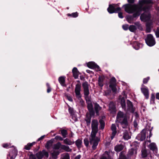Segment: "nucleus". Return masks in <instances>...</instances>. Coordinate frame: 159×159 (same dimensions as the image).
Wrapping results in <instances>:
<instances>
[{"mask_svg":"<svg viewBox=\"0 0 159 159\" xmlns=\"http://www.w3.org/2000/svg\"><path fill=\"white\" fill-rule=\"evenodd\" d=\"M80 99V103L81 104V105L82 106H84L85 104L84 101L81 98H79L78 99Z\"/></svg>","mask_w":159,"mask_h":159,"instance_id":"58","label":"nucleus"},{"mask_svg":"<svg viewBox=\"0 0 159 159\" xmlns=\"http://www.w3.org/2000/svg\"><path fill=\"white\" fill-rule=\"evenodd\" d=\"M123 138L126 140H128L131 138L127 130H126L123 134Z\"/></svg>","mask_w":159,"mask_h":159,"instance_id":"35","label":"nucleus"},{"mask_svg":"<svg viewBox=\"0 0 159 159\" xmlns=\"http://www.w3.org/2000/svg\"><path fill=\"white\" fill-rule=\"evenodd\" d=\"M36 156L38 159H42V151H40L36 154Z\"/></svg>","mask_w":159,"mask_h":159,"instance_id":"40","label":"nucleus"},{"mask_svg":"<svg viewBox=\"0 0 159 159\" xmlns=\"http://www.w3.org/2000/svg\"><path fill=\"white\" fill-rule=\"evenodd\" d=\"M84 143L85 146L87 147H88L89 146V142L88 140V139L87 138H85L84 140Z\"/></svg>","mask_w":159,"mask_h":159,"instance_id":"51","label":"nucleus"},{"mask_svg":"<svg viewBox=\"0 0 159 159\" xmlns=\"http://www.w3.org/2000/svg\"><path fill=\"white\" fill-rule=\"evenodd\" d=\"M53 139H52L48 141L45 145V147L48 150L50 149L51 147L52 146L53 143Z\"/></svg>","mask_w":159,"mask_h":159,"instance_id":"24","label":"nucleus"},{"mask_svg":"<svg viewBox=\"0 0 159 159\" xmlns=\"http://www.w3.org/2000/svg\"><path fill=\"white\" fill-rule=\"evenodd\" d=\"M63 143L65 144L71 145L75 143V142L72 141L68 138H66L63 140Z\"/></svg>","mask_w":159,"mask_h":159,"instance_id":"25","label":"nucleus"},{"mask_svg":"<svg viewBox=\"0 0 159 159\" xmlns=\"http://www.w3.org/2000/svg\"><path fill=\"white\" fill-rule=\"evenodd\" d=\"M63 137H62L61 136L59 135H57L55 136L54 139L57 140H59L60 141H63L64 139Z\"/></svg>","mask_w":159,"mask_h":159,"instance_id":"48","label":"nucleus"},{"mask_svg":"<svg viewBox=\"0 0 159 159\" xmlns=\"http://www.w3.org/2000/svg\"><path fill=\"white\" fill-rule=\"evenodd\" d=\"M46 86L47 87V93H49L51 92L52 90V89L50 87L49 84L48 83H47Z\"/></svg>","mask_w":159,"mask_h":159,"instance_id":"50","label":"nucleus"},{"mask_svg":"<svg viewBox=\"0 0 159 159\" xmlns=\"http://www.w3.org/2000/svg\"><path fill=\"white\" fill-rule=\"evenodd\" d=\"M118 4H110L107 8V11L110 14L118 13L121 10V8L118 7Z\"/></svg>","mask_w":159,"mask_h":159,"instance_id":"6","label":"nucleus"},{"mask_svg":"<svg viewBox=\"0 0 159 159\" xmlns=\"http://www.w3.org/2000/svg\"><path fill=\"white\" fill-rule=\"evenodd\" d=\"M156 37L157 38H159V27H157L156 30L155 32Z\"/></svg>","mask_w":159,"mask_h":159,"instance_id":"55","label":"nucleus"},{"mask_svg":"<svg viewBox=\"0 0 159 159\" xmlns=\"http://www.w3.org/2000/svg\"><path fill=\"white\" fill-rule=\"evenodd\" d=\"M150 7L149 6H145L144 7H142L141 8H139V10L137 11V12H138L139 15H140L141 14V12L142 11H143L145 12H146L147 10H149Z\"/></svg>","mask_w":159,"mask_h":159,"instance_id":"23","label":"nucleus"},{"mask_svg":"<svg viewBox=\"0 0 159 159\" xmlns=\"http://www.w3.org/2000/svg\"><path fill=\"white\" fill-rule=\"evenodd\" d=\"M146 17V15L144 13L142 14L140 16V18L141 19H142V18H144Z\"/></svg>","mask_w":159,"mask_h":159,"instance_id":"63","label":"nucleus"},{"mask_svg":"<svg viewBox=\"0 0 159 159\" xmlns=\"http://www.w3.org/2000/svg\"><path fill=\"white\" fill-rule=\"evenodd\" d=\"M133 123H134V127L136 129H138V127H137V126H138V124H137V122H136V121L135 120H134V122H133Z\"/></svg>","mask_w":159,"mask_h":159,"instance_id":"60","label":"nucleus"},{"mask_svg":"<svg viewBox=\"0 0 159 159\" xmlns=\"http://www.w3.org/2000/svg\"><path fill=\"white\" fill-rule=\"evenodd\" d=\"M119 159H128L126 158V156L125 155L124 152H120L119 156Z\"/></svg>","mask_w":159,"mask_h":159,"instance_id":"44","label":"nucleus"},{"mask_svg":"<svg viewBox=\"0 0 159 159\" xmlns=\"http://www.w3.org/2000/svg\"><path fill=\"white\" fill-rule=\"evenodd\" d=\"M81 89V84H77L75 85V93L77 98L79 99L81 98V96L80 94V91Z\"/></svg>","mask_w":159,"mask_h":159,"instance_id":"10","label":"nucleus"},{"mask_svg":"<svg viewBox=\"0 0 159 159\" xmlns=\"http://www.w3.org/2000/svg\"><path fill=\"white\" fill-rule=\"evenodd\" d=\"M62 159H70L69 154L67 152L63 154Z\"/></svg>","mask_w":159,"mask_h":159,"instance_id":"42","label":"nucleus"},{"mask_svg":"<svg viewBox=\"0 0 159 159\" xmlns=\"http://www.w3.org/2000/svg\"><path fill=\"white\" fill-rule=\"evenodd\" d=\"M94 107L95 113L97 116H99V111L101 110L102 107L96 102L94 103Z\"/></svg>","mask_w":159,"mask_h":159,"instance_id":"15","label":"nucleus"},{"mask_svg":"<svg viewBox=\"0 0 159 159\" xmlns=\"http://www.w3.org/2000/svg\"><path fill=\"white\" fill-rule=\"evenodd\" d=\"M98 131V130H92L90 135V137L89 138V143L90 144L93 143V140L94 139H95L96 135Z\"/></svg>","mask_w":159,"mask_h":159,"instance_id":"11","label":"nucleus"},{"mask_svg":"<svg viewBox=\"0 0 159 159\" xmlns=\"http://www.w3.org/2000/svg\"><path fill=\"white\" fill-rule=\"evenodd\" d=\"M116 84H109V87L111 89L113 93H116L117 89L116 88Z\"/></svg>","mask_w":159,"mask_h":159,"instance_id":"38","label":"nucleus"},{"mask_svg":"<svg viewBox=\"0 0 159 159\" xmlns=\"http://www.w3.org/2000/svg\"><path fill=\"white\" fill-rule=\"evenodd\" d=\"M118 13V17L120 18H123L124 17L123 16V13L120 11Z\"/></svg>","mask_w":159,"mask_h":159,"instance_id":"59","label":"nucleus"},{"mask_svg":"<svg viewBox=\"0 0 159 159\" xmlns=\"http://www.w3.org/2000/svg\"><path fill=\"white\" fill-rule=\"evenodd\" d=\"M99 122L100 123V129H103L105 127V123L104 121L102 120H100Z\"/></svg>","mask_w":159,"mask_h":159,"instance_id":"37","label":"nucleus"},{"mask_svg":"<svg viewBox=\"0 0 159 159\" xmlns=\"http://www.w3.org/2000/svg\"><path fill=\"white\" fill-rule=\"evenodd\" d=\"M98 122L96 120H92L91 124L92 130H98Z\"/></svg>","mask_w":159,"mask_h":159,"instance_id":"14","label":"nucleus"},{"mask_svg":"<svg viewBox=\"0 0 159 159\" xmlns=\"http://www.w3.org/2000/svg\"><path fill=\"white\" fill-rule=\"evenodd\" d=\"M134 153L135 154L137 153L135 149L132 148L129 149L127 154L126 158L128 159H131V157L134 154Z\"/></svg>","mask_w":159,"mask_h":159,"instance_id":"18","label":"nucleus"},{"mask_svg":"<svg viewBox=\"0 0 159 159\" xmlns=\"http://www.w3.org/2000/svg\"><path fill=\"white\" fill-rule=\"evenodd\" d=\"M88 110L89 113L87 112L86 114L85 120L87 126H89L91 123V119L92 116L95 115V113L94 109H92L91 106L88 107Z\"/></svg>","mask_w":159,"mask_h":159,"instance_id":"5","label":"nucleus"},{"mask_svg":"<svg viewBox=\"0 0 159 159\" xmlns=\"http://www.w3.org/2000/svg\"><path fill=\"white\" fill-rule=\"evenodd\" d=\"M59 131L60 132L59 134H60L61 135L63 138H65L66 137L67 135L68 134V132L67 130L65 129H62L60 130Z\"/></svg>","mask_w":159,"mask_h":159,"instance_id":"30","label":"nucleus"},{"mask_svg":"<svg viewBox=\"0 0 159 159\" xmlns=\"http://www.w3.org/2000/svg\"><path fill=\"white\" fill-rule=\"evenodd\" d=\"M107 155L108 156V158H107L106 157H102L100 159H110V155L107 154Z\"/></svg>","mask_w":159,"mask_h":159,"instance_id":"64","label":"nucleus"},{"mask_svg":"<svg viewBox=\"0 0 159 159\" xmlns=\"http://www.w3.org/2000/svg\"><path fill=\"white\" fill-rule=\"evenodd\" d=\"M69 112L71 115L72 116L74 114V111L73 108L70 107H69Z\"/></svg>","mask_w":159,"mask_h":159,"instance_id":"47","label":"nucleus"},{"mask_svg":"<svg viewBox=\"0 0 159 159\" xmlns=\"http://www.w3.org/2000/svg\"><path fill=\"white\" fill-rule=\"evenodd\" d=\"M63 144H62L60 142H58L54 145L53 148L55 149L58 150L60 148L61 149Z\"/></svg>","mask_w":159,"mask_h":159,"instance_id":"33","label":"nucleus"},{"mask_svg":"<svg viewBox=\"0 0 159 159\" xmlns=\"http://www.w3.org/2000/svg\"><path fill=\"white\" fill-rule=\"evenodd\" d=\"M111 130L112 131H116V127L115 124H112L111 125Z\"/></svg>","mask_w":159,"mask_h":159,"instance_id":"56","label":"nucleus"},{"mask_svg":"<svg viewBox=\"0 0 159 159\" xmlns=\"http://www.w3.org/2000/svg\"><path fill=\"white\" fill-rule=\"evenodd\" d=\"M127 2L129 3L128 4H132L135 2V0H127Z\"/></svg>","mask_w":159,"mask_h":159,"instance_id":"61","label":"nucleus"},{"mask_svg":"<svg viewBox=\"0 0 159 159\" xmlns=\"http://www.w3.org/2000/svg\"><path fill=\"white\" fill-rule=\"evenodd\" d=\"M155 96L154 94L152 93L151 97L150 102L152 103H155Z\"/></svg>","mask_w":159,"mask_h":159,"instance_id":"46","label":"nucleus"},{"mask_svg":"<svg viewBox=\"0 0 159 159\" xmlns=\"http://www.w3.org/2000/svg\"><path fill=\"white\" fill-rule=\"evenodd\" d=\"M89 85L88 82L86 81L83 82L82 84V86L83 89L84 94V96L85 99L87 104V107L88 109L89 106H91L92 109H93V105L91 102V100L89 97Z\"/></svg>","mask_w":159,"mask_h":159,"instance_id":"2","label":"nucleus"},{"mask_svg":"<svg viewBox=\"0 0 159 159\" xmlns=\"http://www.w3.org/2000/svg\"><path fill=\"white\" fill-rule=\"evenodd\" d=\"M141 90L146 98V99H148L149 98V90L147 88H141Z\"/></svg>","mask_w":159,"mask_h":159,"instance_id":"19","label":"nucleus"},{"mask_svg":"<svg viewBox=\"0 0 159 159\" xmlns=\"http://www.w3.org/2000/svg\"><path fill=\"white\" fill-rule=\"evenodd\" d=\"M123 29L125 30H127L128 29H129V25L128 24H125L122 25V26Z\"/></svg>","mask_w":159,"mask_h":159,"instance_id":"54","label":"nucleus"},{"mask_svg":"<svg viewBox=\"0 0 159 159\" xmlns=\"http://www.w3.org/2000/svg\"><path fill=\"white\" fill-rule=\"evenodd\" d=\"M124 148V146L123 144H118L115 147L114 150L116 152H119L122 151Z\"/></svg>","mask_w":159,"mask_h":159,"instance_id":"22","label":"nucleus"},{"mask_svg":"<svg viewBox=\"0 0 159 159\" xmlns=\"http://www.w3.org/2000/svg\"><path fill=\"white\" fill-rule=\"evenodd\" d=\"M145 40L147 45L150 47L153 46L156 43L153 36L151 34H148L147 38L145 39Z\"/></svg>","mask_w":159,"mask_h":159,"instance_id":"7","label":"nucleus"},{"mask_svg":"<svg viewBox=\"0 0 159 159\" xmlns=\"http://www.w3.org/2000/svg\"><path fill=\"white\" fill-rule=\"evenodd\" d=\"M75 144L78 149H80L82 147V142L81 140L78 139L75 142Z\"/></svg>","mask_w":159,"mask_h":159,"instance_id":"27","label":"nucleus"},{"mask_svg":"<svg viewBox=\"0 0 159 159\" xmlns=\"http://www.w3.org/2000/svg\"><path fill=\"white\" fill-rule=\"evenodd\" d=\"M141 152L142 158H145L147 157L148 153L147 149H142Z\"/></svg>","mask_w":159,"mask_h":159,"instance_id":"28","label":"nucleus"},{"mask_svg":"<svg viewBox=\"0 0 159 159\" xmlns=\"http://www.w3.org/2000/svg\"><path fill=\"white\" fill-rule=\"evenodd\" d=\"M116 122L119 123L123 129H127L129 127L127 116L121 111H119L117 113Z\"/></svg>","mask_w":159,"mask_h":159,"instance_id":"1","label":"nucleus"},{"mask_svg":"<svg viewBox=\"0 0 159 159\" xmlns=\"http://www.w3.org/2000/svg\"><path fill=\"white\" fill-rule=\"evenodd\" d=\"M153 2L152 0H139V4H127V6L131 7L133 9L134 11H137L139 8H141L144 4H152Z\"/></svg>","mask_w":159,"mask_h":159,"instance_id":"4","label":"nucleus"},{"mask_svg":"<svg viewBox=\"0 0 159 159\" xmlns=\"http://www.w3.org/2000/svg\"><path fill=\"white\" fill-rule=\"evenodd\" d=\"M123 7H124L125 11L129 14L133 13L132 15H129L127 17L128 21L130 23V22L134 20V18H138L139 16V13L136 11H134L133 9L131 7L127 5V4L123 5Z\"/></svg>","mask_w":159,"mask_h":159,"instance_id":"3","label":"nucleus"},{"mask_svg":"<svg viewBox=\"0 0 159 159\" xmlns=\"http://www.w3.org/2000/svg\"><path fill=\"white\" fill-rule=\"evenodd\" d=\"M116 80L114 77H112L110 81L109 84H116Z\"/></svg>","mask_w":159,"mask_h":159,"instance_id":"43","label":"nucleus"},{"mask_svg":"<svg viewBox=\"0 0 159 159\" xmlns=\"http://www.w3.org/2000/svg\"><path fill=\"white\" fill-rule=\"evenodd\" d=\"M142 45V44L139 43L137 41H134L133 42V47L135 49L138 50L140 48V46Z\"/></svg>","mask_w":159,"mask_h":159,"instance_id":"26","label":"nucleus"},{"mask_svg":"<svg viewBox=\"0 0 159 159\" xmlns=\"http://www.w3.org/2000/svg\"><path fill=\"white\" fill-rule=\"evenodd\" d=\"M150 79V77H147L146 78H144L143 79V84H147L149 80Z\"/></svg>","mask_w":159,"mask_h":159,"instance_id":"52","label":"nucleus"},{"mask_svg":"<svg viewBox=\"0 0 159 159\" xmlns=\"http://www.w3.org/2000/svg\"><path fill=\"white\" fill-rule=\"evenodd\" d=\"M150 149L153 151L154 153L155 154L157 153V148L156 143H151L148 146Z\"/></svg>","mask_w":159,"mask_h":159,"instance_id":"13","label":"nucleus"},{"mask_svg":"<svg viewBox=\"0 0 159 159\" xmlns=\"http://www.w3.org/2000/svg\"><path fill=\"white\" fill-rule=\"evenodd\" d=\"M2 146L4 148H7L9 147V145L7 143H4L3 144Z\"/></svg>","mask_w":159,"mask_h":159,"instance_id":"62","label":"nucleus"},{"mask_svg":"<svg viewBox=\"0 0 159 159\" xmlns=\"http://www.w3.org/2000/svg\"><path fill=\"white\" fill-rule=\"evenodd\" d=\"M105 79V77L104 75L99 76L98 78V85L102 87L103 86V82Z\"/></svg>","mask_w":159,"mask_h":159,"instance_id":"21","label":"nucleus"},{"mask_svg":"<svg viewBox=\"0 0 159 159\" xmlns=\"http://www.w3.org/2000/svg\"><path fill=\"white\" fill-rule=\"evenodd\" d=\"M42 152L43 158H48V157L49 153L45 149H43L42 150Z\"/></svg>","mask_w":159,"mask_h":159,"instance_id":"36","label":"nucleus"},{"mask_svg":"<svg viewBox=\"0 0 159 159\" xmlns=\"http://www.w3.org/2000/svg\"><path fill=\"white\" fill-rule=\"evenodd\" d=\"M61 149L65 151L66 152H71L72 149L70 148L69 146L65 145H63L62 147L61 148Z\"/></svg>","mask_w":159,"mask_h":159,"instance_id":"34","label":"nucleus"},{"mask_svg":"<svg viewBox=\"0 0 159 159\" xmlns=\"http://www.w3.org/2000/svg\"><path fill=\"white\" fill-rule=\"evenodd\" d=\"M32 147V145L30 143H28L25 146L24 149L26 150H30Z\"/></svg>","mask_w":159,"mask_h":159,"instance_id":"45","label":"nucleus"},{"mask_svg":"<svg viewBox=\"0 0 159 159\" xmlns=\"http://www.w3.org/2000/svg\"><path fill=\"white\" fill-rule=\"evenodd\" d=\"M72 73L73 77L75 79H78L79 74H81V73L79 72L77 68L76 67L73 68L72 70Z\"/></svg>","mask_w":159,"mask_h":159,"instance_id":"17","label":"nucleus"},{"mask_svg":"<svg viewBox=\"0 0 159 159\" xmlns=\"http://www.w3.org/2000/svg\"><path fill=\"white\" fill-rule=\"evenodd\" d=\"M127 104L128 110L131 113H134L135 111V109L133 107V105L132 102L129 100H127Z\"/></svg>","mask_w":159,"mask_h":159,"instance_id":"12","label":"nucleus"},{"mask_svg":"<svg viewBox=\"0 0 159 159\" xmlns=\"http://www.w3.org/2000/svg\"><path fill=\"white\" fill-rule=\"evenodd\" d=\"M67 99L70 102H72L73 101L72 98L71 97L68 95H66V96Z\"/></svg>","mask_w":159,"mask_h":159,"instance_id":"57","label":"nucleus"},{"mask_svg":"<svg viewBox=\"0 0 159 159\" xmlns=\"http://www.w3.org/2000/svg\"><path fill=\"white\" fill-rule=\"evenodd\" d=\"M146 129H143L141 132L137 135L136 139L141 141H143L146 138Z\"/></svg>","mask_w":159,"mask_h":159,"instance_id":"8","label":"nucleus"},{"mask_svg":"<svg viewBox=\"0 0 159 159\" xmlns=\"http://www.w3.org/2000/svg\"><path fill=\"white\" fill-rule=\"evenodd\" d=\"M65 78L66 77L64 76H62L58 78V81L62 86H64L65 85Z\"/></svg>","mask_w":159,"mask_h":159,"instance_id":"29","label":"nucleus"},{"mask_svg":"<svg viewBox=\"0 0 159 159\" xmlns=\"http://www.w3.org/2000/svg\"><path fill=\"white\" fill-rule=\"evenodd\" d=\"M87 66L91 69H97L98 71H101L100 67L93 61H90L87 64Z\"/></svg>","mask_w":159,"mask_h":159,"instance_id":"9","label":"nucleus"},{"mask_svg":"<svg viewBox=\"0 0 159 159\" xmlns=\"http://www.w3.org/2000/svg\"><path fill=\"white\" fill-rule=\"evenodd\" d=\"M29 152L31 153L29 156V159H36L35 155L33 154L32 152Z\"/></svg>","mask_w":159,"mask_h":159,"instance_id":"53","label":"nucleus"},{"mask_svg":"<svg viewBox=\"0 0 159 159\" xmlns=\"http://www.w3.org/2000/svg\"><path fill=\"white\" fill-rule=\"evenodd\" d=\"M68 16L71 17L73 18H76L78 16V13L77 12L72 13L71 14L68 13L67 14Z\"/></svg>","mask_w":159,"mask_h":159,"instance_id":"39","label":"nucleus"},{"mask_svg":"<svg viewBox=\"0 0 159 159\" xmlns=\"http://www.w3.org/2000/svg\"><path fill=\"white\" fill-rule=\"evenodd\" d=\"M100 141V139L97 137L95 139H94L93 142V146L92 148L93 150H95L97 148V146H98L99 142Z\"/></svg>","mask_w":159,"mask_h":159,"instance_id":"20","label":"nucleus"},{"mask_svg":"<svg viewBox=\"0 0 159 159\" xmlns=\"http://www.w3.org/2000/svg\"><path fill=\"white\" fill-rule=\"evenodd\" d=\"M136 30L137 28L135 25H132L129 27V30L131 32H134Z\"/></svg>","mask_w":159,"mask_h":159,"instance_id":"41","label":"nucleus"},{"mask_svg":"<svg viewBox=\"0 0 159 159\" xmlns=\"http://www.w3.org/2000/svg\"><path fill=\"white\" fill-rule=\"evenodd\" d=\"M60 152L58 151H54L52 153L51 155L53 159H57V156L60 154Z\"/></svg>","mask_w":159,"mask_h":159,"instance_id":"32","label":"nucleus"},{"mask_svg":"<svg viewBox=\"0 0 159 159\" xmlns=\"http://www.w3.org/2000/svg\"><path fill=\"white\" fill-rule=\"evenodd\" d=\"M109 110L112 113H114L116 112V107L114 102L112 101L110 102L109 104Z\"/></svg>","mask_w":159,"mask_h":159,"instance_id":"16","label":"nucleus"},{"mask_svg":"<svg viewBox=\"0 0 159 159\" xmlns=\"http://www.w3.org/2000/svg\"><path fill=\"white\" fill-rule=\"evenodd\" d=\"M117 133L116 131H112V133L111 136V140H112L115 137Z\"/></svg>","mask_w":159,"mask_h":159,"instance_id":"49","label":"nucleus"},{"mask_svg":"<svg viewBox=\"0 0 159 159\" xmlns=\"http://www.w3.org/2000/svg\"><path fill=\"white\" fill-rule=\"evenodd\" d=\"M120 103L122 108L124 109H126L125 100L124 97H122L121 98Z\"/></svg>","mask_w":159,"mask_h":159,"instance_id":"31","label":"nucleus"}]
</instances>
